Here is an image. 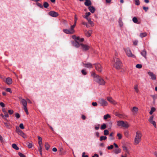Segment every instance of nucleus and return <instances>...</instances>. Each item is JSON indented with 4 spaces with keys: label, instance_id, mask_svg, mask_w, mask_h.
<instances>
[{
    "label": "nucleus",
    "instance_id": "obj_1",
    "mask_svg": "<svg viewBox=\"0 0 157 157\" xmlns=\"http://www.w3.org/2000/svg\"><path fill=\"white\" fill-rule=\"evenodd\" d=\"M142 134L141 132L137 131L136 132V135L134 139V144L135 145L138 144L141 140Z\"/></svg>",
    "mask_w": 157,
    "mask_h": 157
},
{
    "label": "nucleus",
    "instance_id": "obj_2",
    "mask_svg": "<svg viewBox=\"0 0 157 157\" xmlns=\"http://www.w3.org/2000/svg\"><path fill=\"white\" fill-rule=\"evenodd\" d=\"M117 125L119 127L125 128H128L130 126V124L127 121H119L117 122Z\"/></svg>",
    "mask_w": 157,
    "mask_h": 157
},
{
    "label": "nucleus",
    "instance_id": "obj_3",
    "mask_svg": "<svg viewBox=\"0 0 157 157\" xmlns=\"http://www.w3.org/2000/svg\"><path fill=\"white\" fill-rule=\"evenodd\" d=\"M115 63L114 67L117 69H119L122 66V63L120 60L117 58H115L114 59Z\"/></svg>",
    "mask_w": 157,
    "mask_h": 157
},
{
    "label": "nucleus",
    "instance_id": "obj_4",
    "mask_svg": "<svg viewBox=\"0 0 157 157\" xmlns=\"http://www.w3.org/2000/svg\"><path fill=\"white\" fill-rule=\"evenodd\" d=\"M94 80L101 85H103L105 83L104 80L98 75L94 78Z\"/></svg>",
    "mask_w": 157,
    "mask_h": 157
},
{
    "label": "nucleus",
    "instance_id": "obj_5",
    "mask_svg": "<svg viewBox=\"0 0 157 157\" xmlns=\"http://www.w3.org/2000/svg\"><path fill=\"white\" fill-rule=\"evenodd\" d=\"M124 51L127 56L130 57H134V55L133 54L130 49L128 48H126L124 49Z\"/></svg>",
    "mask_w": 157,
    "mask_h": 157
},
{
    "label": "nucleus",
    "instance_id": "obj_6",
    "mask_svg": "<svg viewBox=\"0 0 157 157\" xmlns=\"http://www.w3.org/2000/svg\"><path fill=\"white\" fill-rule=\"evenodd\" d=\"M95 65L96 70L99 72H101L103 70V67L102 65L99 63H96Z\"/></svg>",
    "mask_w": 157,
    "mask_h": 157
},
{
    "label": "nucleus",
    "instance_id": "obj_7",
    "mask_svg": "<svg viewBox=\"0 0 157 157\" xmlns=\"http://www.w3.org/2000/svg\"><path fill=\"white\" fill-rule=\"evenodd\" d=\"M80 48L83 51H86L90 49V46L86 44H81Z\"/></svg>",
    "mask_w": 157,
    "mask_h": 157
},
{
    "label": "nucleus",
    "instance_id": "obj_8",
    "mask_svg": "<svg viewBox=\"0 0 157 157\" xmlns=\"http://www.w3.org/2000/svg\"><path fill=\"white\" fill-rule=\"evenodd\" d=\"M98 102L102 106H106L108 105L107 102L105 100L102 98L99 99Z\"/></svg>",
    "mask_w": 157,
    "mask_h": 157
},
{
    "label": "nucleus",
    "instance_id": "obj_9",
    "mask_svg": "<svg viewBox=\"0 0 157 157\" xmlns=\"http://www.w3.org/2000/svg\"><path fill=\"white\" fill-rule=\"evenodd\" d=\"M72 38L75 40V41L81 42L84 41V39L83 38H80L78 36H76L75 35H74L72 36Z\"/></svg>",
    "mask_w": 157,
    "mask_h": 157
},
{
    "label": "nucleus",
    "instance_id": "obj_10",
    "mask_svg": "<svg viewBox=\"0 0 157 157\" xmlns=\"http://www.w3.org/2000/svg\"><path fill=\"white\" fill-rule=\"evenodd\" d=\"M154 117L151 116L148 119L149 122L152 124L155 128H156V124L155 122L154 121Z\"/></svg>",
    "mask_w": 157,
    "mask_h": 157
},
{
    "label": "nucleus",
    "instance_id": "obj_11",
    "mask_svg": "<svg viewBox=\"0 0 157 157\" xmlns=\"http://www.w3.org/2000/svg\"><path fill=\"white\" fill-rule=\"evenodd\" d=\"M48 14L50 16L53 17H56L59 15V14L58 13L54 11H51L48 13Z\"/></svg>",
    "mask_w": 157,
    "mask_h": 157
},
{
    "label": "nucleus",
    "instance_id": "obj_12",
    "mask_svg": "<svg viewBox=\"0 0 157 157\" xmlns=\"http://www.w3.org/2000/svg\"><path fill=\"white\" fill-rule=\"evenodd\" d=\"M107 100L110 103L115 105L117 104V102L114 100L111 97H108L106 98Z\"/></svg>",
    "mask_w": 157,
    "mask_h": 157
},
{
    "label": "nucleus",
    "instance_id": "obj_13",
    "mask_svg": "<svg viewBox=\"0 0 157 157\" xmlns=\"http://www.w3.org/2000/svg\"><path fill=\"white\" fill-rule=\"evenodd\" d=\"M83 65L84 67L88 68H92L93 67L92 64L90 63H83Z\"/></svg>",
    "mask_w": 157,
    "mask_h": 157
},
{
    "label": "nucleus",
    "instance_id": "obj_14",
    "mask_svg": "<svg viewBox=\"0 0 157 157\" xmlns=\"http://www.w3.org/2000/svg\"><path fill=\"white\" fill-rule=\"evenodd\" d=\"M147 73L148 75L151 77V79L152 80H154L156 79V76L151 71H149Z\"/></svg>",
    "mask_w": 157,
    "mask_h": 157
},
{
    "label": "nucleus",
    "instance_id": "obj_15",
    "mask_svg": "<svg viewBox=\"0 0 157 157\" xmlns=\"http://www.w3.org/2000/svg\"><path fill=\"white\" fill-rule=\"evenodd\" d=\"M75 27V25L71 26L70 29H68L69 34H73L75 33V31L74 29Z\"/></svg>",
    "mask_w": 157,
    "mask_h": 157
},
{
    "label": "nucleus",
    "instance_id": "obj_16",
    "mask_svg": "<svg viewBox=\"0 0 157 157\" xmlns=\"http://www.w3.org/2000/svg\"><path fill=\"white\" fill-rule=\"evenodd\" d=\"M115 114L116 116H117L121 118H124L127 117L124 114H120L117 112L115 113Z\"/></svg>",
    "mask_w": 157,
    "mask_h": 157
},
{
    "label": "nucleus",
    "instance_id": "obj_17",
    "mask_svg": "<svg viewBox=\"0 0 157 157\" xmlns=\"http://www.w3.org/2000/svg\"><path fill=\"white\" fill-rule=\"evenodd\" d=\"M122 147L123 148V151H124L127 154H129V151L128 147L126 146V145L125 144H123L122 145Z\"/></svg>",
    "mask_w": 157,
    "mask_h": 157
},
{
    "label": "nucleus",
    "instance_id": "obj_18",
    "mask_svg": "<svg viewBox=\"0 0 157 157\" xmlns=\"http://www.w3.org/2000/svg\"><path fill=\"white\" fill-rule=\"evenodd\" d=\"M6 82L8 85L11 84L12 83V79L9 77L7 78L6 80Z\"/></svg>",
    "mask_w": 157,
    "mask_h": 157
},
{
    "label": "nucleus",
    "instance_id": "obj_19",
    "mask_svg": "<svg viewBox=\"0 0 157 157\" xmlns=\"http://www.w3.org/2000/svg\"><path fill=\"white\" fill-rule=\"evenodd\" d=\"M92 33V30H90L88 31H85V33L86 36L87 37H89L91 36Z\"/></svg>",
    "mask_w": 157,
    "mask_h": 157
},
{
    "label": "nucleus",
    "instance_id": "obj_20",
    "mask_svg": "<svg viewBox=\"0 0 157 157\" xmlns=\"http://www.w3.org/2000/svg\"><path fill=\"white\" fill-rule=\"evenodd\" d=\"M16 132L19 135H20V136H21V135H23V132L19 129L18 127L17 126L16 127Z\"/></svg>",
    "mask_w": 157,
    "mask_h": 157
},
{
    "label": "nucleus",
    "instance_id": "obj_21",
    "mask_svg": "<svg viewBox=\"0 0 157 157\" xmlns=\"http://www.w3.org/2000/svg\"><path fill=\"white\" fill-rule=\"evenodd\" d=\"M138 108L136 106L133 107L132 110V111L134 114L138 112Z\"/></svg>",
    "mask_w": 157,
    "mask_h": 157
},
{
    "label": "nucleus",
    "instance_id": "obj_22",
    "mask_svg": "<svg viewBox=\"0 0 157 157\" xmlns=\"http://www.w3.org/2000/svg\"><path fill=\"white\" fill-rule=\"evenodd\" d=\"M85 5L86 6H89L91 5V2L90 0H85Z\"/></svg>",
    "mask_w": 157,
    "mask_h": 157
},
{
    "label": "nucleus",
    "instance_id": "obj_23",
    "mask_svg": "<svg viewBox=\"0 0 157 157\" xmlns=\"http://www.w3.org/2000/svg\"><path fill=\"white\" fill-rule=\"evenodd\" d=\"M21 103L22 104L23 107L27 106V102L24 99H22L21 101Z\"/></svg>",
    "mask_w": 157,
    "mask_h": 157
},
{
    "label": "nucleus",
    "instance_id": "obj_24",
    "mask_svg": "<svg viewBox=\"0 0 157 157\" xmlns=\"http://www.w3.org/2000/svg\"><path fill=\"white\" fill-rule=\"evenodd\" d=\"M89 10L92 13H93L95 11V8L93 6H90L88 8Z\"/></svg>",
    "mask_w": 157,
    "mask_h": 157
},
{
    "label": "nucleus",
    "instance_id": "obj_25",
    "mask_svg": "<svg viewBox=\"0 0 157 157\" xmlns=\"http://www.w3.org/2000/svg\"><path fill=\"white\" fill-rule=\"evenodd\" d=\"M147 35V33L146 32L141 33L140 34V36L141 38H143L144 37H145Z\"/></svg>",
    "mask_w": 157,
    "mask_h": 157
},
{
    "label": "nucleus",
    "instance_id": "obj_26",
    "mask_svg": "<svg viewBox=\"0 0 157 157\" xmlns=\"http://www.w3.org/2000/svg\"><path fill=\"white\" fill-rule=\"evenodd\" d=\"M73 45L75 47L77 48L80 47V44L78 42L75 41L73 43Z\"/></svg>",
    "mask_w": 157,
    "mask_h": 157
},
{
    "label": "nucleus",
    "instance_id": "obj_27",
    "mask_svg": "<svg viewBox=\"0 0 157 157\" xmlns=\"http://www.w3.org/2000/svg\"><path fill=\"white\" fill-rule=\"evenodd\" d=\"M141 55L143 56L145 58H146V52L145 50H144L143 51L141 52Z\"/></svg>",
    "mask_w": 157,
    "mask_h": 157
},
{
    "label": "nucleus",
    "instance_id": "obj_28",
    "mask_svg": "<svg viewBox=\"0 0 157 157\" xmlns=\"http://www.w3.org/2000/svg\"><path fill=\"white\" fill-rule=\"evenodd\" d=\"M114 152L116 154H118L121 152V150L119 148L115 149Z\"/></svg>",
    "mask_w": 157,
    "mask_h": 157
},
{
    "label": "nucleus",
    "instance_id": "obj_29",
    "mask_svg": "<svg viewBox=\"0 0 157 157\" xmlns=\"http://www.w3.org/2000/svg\"><path fill=\"white\" fill-rule=\"evenodd\" d=\"M12 147L16 150H18L19 147L17 146V145L15 144H13L12 145Z\"/></svg>",
    "mask_w": 157,
    "mask_h": 157
},
{
    "label": "nucleus",
    "instance_id": "obj_30",
    "mask_svg": "<svg viewBox=\"0 0 157 157\" xmlns=\"http://www.w3.org/2000/svg\"><path fill=\"white\" fill-rule=\"evenodd\" d=\"M90 14H91V13L90 12H89L86 13H85V15L83 16V17H84V18H85L86 19V18H89L88 16H89L90 15Z\"/></svg>",
    "mask_w": 157,
    "mask_h": 157
},
{
    "label": "nucleus",
    "instance_id": "obj_31",
    "mask_svg": "<svg viewBox=\"0 0 157 157\" xmlns=\"http://www.w3.org/2000/svg\"><path fill=\"white\" fill-rule=\"evenodd\" d=\"M45 149L47 150H48L50 148V145L48 143H46L45 145Z\"/></svg>",
    "mask_w": 157,
    "mask_h": 157
},
{
    "label": "nucleus",
    "instance_id": "obj_32",
    "mask_svg": "<svg viewBox=\"0 0 157 157\" xmlns=\"http://www.w3.org/2000/svg\"><path fill=\"white\" fill-rule=\"evenodd\" d=\"M110 116L109 114H107L106 115H105L103 117V119L105 120L109 118H110Z\"/></svg>",
    "mask_w": 157,
    "mask_h": 157
},
{
    "label": "nucleus",
    "instance_id": "obj_33",
    "mask_svg": "<svg viewBox=\"0 0 157 157\" xmlns=\"http://www.w3.org/2000/svg\"><path fill=\"white\" fill-rule=\"evenodd\" d=\"M106 128V125L105 124H102L101 127V129L103 130Z\"/></svg>",
    "mask_w": 157,
    "mask_h": 157
},
{
    "label": "nucleus",
    "instance_id": "obj_34",
    "mask_svg": "<svg viewBox=\"0 0 157 157\" xmlns=\"http://www.w3.org/2000/svg\"><path fill=\"white\" fill-rule=\"evenodd\" d=\"M133 21L135 23H137L138 22V19L136 17H134L132 19Z\"/></svg>",
    "mask_w": 157,
    "mask_h": 157
},
{
    "label": "nucleus",
    "instance_id": "obj_35",
    "mask_svg": "<svg viewBox=\"0 0 157 157\" xmlns=\"http://www.w3.org/2000/svg\"><path fill=\"white\" fill-rule=\"evenodd\" d=\"M155 110V109L154 107H152L151 109V110L149 112L150 114L151 115L153 113Z\"/></svg>",
    "mask_w": 157,
    "mask_h": 157
},
{
    "label": "nucleus",
    "instance_id": "obj_36",
    "mask_svg": "<svg viewBox=\"0 0 157 157\" xmlns=\"http://www.w3.org/2000/svg\"><path fill=\"white\" fill-rule=\"evenodd\" d=\"M134 1L135 2V4L136 5H140V1L139 0H134Z\"/></svg>",
    "mask_w": 157,
    "mask_h": 157
},
{
    "label": "nucleus",
    "instance_id": "obj_37",
    "mask_svg": "<svg viewBox=\"0 0 157 157\" xmlns=\"http://www.w3.org/2000/svg\"><path fill=\"white\" fill-rule=\"evenodd\" d=\"M134 89L136 91V92L138 93L139 92V90L138 89V86L137 85H135L134 86Z\"/></svg>",
    "mask_w": 157,
    "mask_h": 157
},
{
    "label": "nucleus",
    "instance_id": "obj_38",
    "mask_svg": "<svg viewBox=\"0 0 157 157\" xmlns=\"http://www.w3.org/2000/svg\"><path fill=\"white\" fill-rule=\"evenodd\" d=\"M82 73L84 75H86L87 74V72L85 69H82L81 71Z\"/></svg>",
    "mask_w": 157,
    "mask_h": 157
},
{
    "label": "nucleus",
    "instance_id": "obj_39",
    "mask_svg": "<svg viewBox=\"0 0 157 157\" xmlns=\"http://www.w3.org/2000/svg\"><path fill=\"white\" fill-rule=\"evenodd\" d=\"M107 139V137L106 136H101L100 138V140L101 141L105 140Z\"/></svg>",
    "mask_w": 157,
    "mask_h": 157
},
{
    "label": "nucleus",
    "instance_id": "obj_40",
    "mask_svg": "<svg viewBox=\"0 0 157 157\" xmlns=\"http://www.w3.org/2000/svg\"><path fill=\"white\" fill-rule=\"evenodd\" d=\"M77 19H78V18L77 17V15L76 14H75V23H74V24L73 25H75V26L76 23V21H77Z\"/></svg>",
    "mask_w": 157,
    "mask_h": 157
},
{
    "label": "nucleus",
    "instance_id": "obj_41",
    "mask_svg": "<svg viewBox=\"0 0 157 157\" xmlns=\"http://www.w3.org/2000/svg\"><path fill=\"white\" fill-rule=\"evenodd\" d=\"M4 124L6 126L7 128H10V124L8 123H7V122H4Z\"/></svg>",
    "mask_w": 157,
    "mask_h": 157
},
{
    "label": "nucleus",
    "instance_id": "obj_42",
    "mask_svg": "<svg viewBox=\"0 0 157 157\" xmlns=\"http://www.w3.org/2000/svg\"><path fill=\"white\" fill-rule=\"evenodd\" d=\"M124 135L127 137H128L129 136V133L128 131H125L124 132Z\"/></svg>",
    "mask_w": 157,
    "mask_h": 157
},
{
    "label": "nucleus",
    "instance_id": "obj_43",
    "mask_svg": "<svg viewBox=\"0 0 157 157\" xmlns=\"http://www.w3.org/2000/svg\"><path fill=\"white\" fill-rule=\"evenodd\" d=\"M49 6L47 2H45L44 4V6L45 8H47Z\"/></svg>",
    "mask_w": 157,
    "mask_h": 157
},
{
    "label": "nucleus",
    "instance_id": "obj_44",
    "mask_svg": "<svg viewBox=\"0 0 157 157\" xmlns=\"http://www.w3.org/2000/svg\"><path fill=\"white\" fill-rule=\"evenodd\" d=\"M104 134L105 135H108L109 134V131L107 129L104 130Z\"/></svg>",
    "mask_w": 157,
    "mask_h": 157
},
{
    "label": "nucleus",
    "instance_id": "obj_45",
    "mask_svg": "<svg viewBox=\"0 0 157 157\" xmlns=\"http://www.w3.org/2000/svg\"><path fill=\"white\" fill-rule=\"evenodd\" d=\"M23 109L25 110V112L27 113V114H28L29 113L28 111L27 110V106L23 107Z\"/></svg>",
    "mask_w": 157,
    "mask_h": 157
},
{
    "label": "nucleus",
    "instance_id": "obj_46",
    "mask_svg": "<svg viewBox=\"0 0 157 157\" xmlns=\"http://www.w3.org/2000/svg\"><path fill=\"white\" fill-rule=\"evenodd\" d=\"M23 109L25 110V112L27 113V114H28L29 113L28 111L27 110V106L23 107Z\"/></svg>",
    "mask_w": 157,
    "mask_h": 157
},
{
    "label": "nucleus",
    "instance_id": "obj_47",
    "mask_svg": "<svg viewBox=\"0 0 157 157\" xmlns=\"http://www.w3.org/2000/svg\"><path fill=\"white\" fill-rule=\"evenodd\" d=\"M23 109L25 110V112L27 113V114H28L29 113L28 111L27 110V106L23 107Z\"/></svg>",
    "mask_w": 157,
    "mask_h": 157
},
{
    "label": "nucleus",
    "instance_id": "obj_48",
    "mask_svg": "<svg viewBox=\"0 0 157 157\" xmlns=\"http://www.w3.org/2000/svg\"><path fill=\"white\" fill-rule=\"evenodd\" d=\"M136 67L137 68L140 69L142 68V66L141 64H137L136 65Z\"/></svg>",
    "mask_w": 157,
    "mask_h": 157
},
{
    "label": "nucleus",
    "instance_id": "obj_49",
    "mask_svg": "<svg viewBox=\"0 0 157 157\" xmlns=\"http://www.w3.org/2000/svg\"><path fill=\"white\" fill-rule=\"evenodd\" d=\"M37 137L39 140L38 143H42V138L39 136H38Z\"/></svg>",
    "mask_w": 157,
    "mask_h": 157
},
{
    "label": "nucleus",
    "instance_id": "obj_50",
    "mask_svg": "<svg viewBox=\"0 0 157 157\" xmlns=\"http://www.w3.org/2000/svg\"><path fill=\"white\" fill-rule=\"evenodd\" d=\"M97 75H96L95 73L94 72H92L91 73V76L94 78Z\"/></svg>",
    "mask_w": 157,
    "mask_h": 157
},
{
    "label": "nucleus",
    "instance_id": "obj_51",
    "mask_svg": "<svg viewBox=\"0 0 157 157\" xmlns=\"http://www.w3.org/2000/svg\"><path fill=\"white\" fill-rule=\"evenodd\" d=\"M117 136L118 137L119 139H121L122 138V136L121 134L120 133H117Z\"/></svg>",
    "mask_w": 157,
    "mask_h": 157
},
{
    "label": "nucleus",
    "instance_id": "obj_52",
    "mask_svg": "<svg viewBox=\"0 0 157 157\" xmlns=\"http://www.w3.org/2000/svg\"><path fill=\"white\" fill-rule=\"evenodd\" d=\"M113 133H111L109 135V136L110 137V140H114V138L113 136Z\"/></svg>",
    "mask_w": 157,
    "mask_h": 157
},
{
    "label": "nucleus",
    "instance_id": "obj_53",
    "mask_svg": "<svg viewBox=\"0 0 157 157\" xmlns=\"http://www.w3.org/2000/svg\"><path fill=\"white\" fill-rule=\"evenodd\" d=\"M33 146V144L32 143H29L28 145V147L29 148H31Z\"/></svg>",
    "mask_w": 157,
    "mask_h": 157
},
{
    "label": "nucleus",
    "instance_id": "obj_54",
    "mask_svg": "<svg viewBox=\"0 0 157 157\" xmlns=\"http://www.w3.org/2000/svg\"><path fill=\"white\" fill-rule=\"evenodd\" d=\"M38 144L39 145V147H38V148H43L42 142L38 143Z\"/></svg>",
    "mask_w": 157,
    "mask_h": 157
},
{
    "label": "nucleus",
    "instance_id": "obj_55",
    "mask_svg": "<svg viewBox=\"0 0 157 157\" xmlns=\"http://www.w3.org/2000/svg\"><path fill=\"white\" fill-rule=\"evenodd\" d=\"M63 32L66 33V34H69V31H68V29H64L63 30Z\"/></svg>",
    "mask_w": 157,
    "mask_h": 157
},
{
    "label": "nucleus",
    "instance_id": "obj_56",
    "mask_svg": "<svg viewBox=\"0 0 157 157\" xmlns=\"http://www.w3.org/2000/svg\"><path fill=\"white\" fill-rule=\"evenodd\" d=\"M100 125L99 124H98L97 125H95V129L96 130H98L99 128Z\"/></svg>",
    "mask_w": 157,
    "mask_h": 157
},
{
    "label": "nucleus",
    "instance_id": "obj_57",
    "mask_svg": "<svg viewBox=\"0 0 157 157\" xmlns=\"http://www.w3.org/2000/svg\"><path fill=\"white\" fill-rule=\"evenodd\" d=\"M18 155L20 157H25V156L23 154L20 152L18 153Z\"/></svg>",
    "mask_w": 157,
    "mask_h": 157
},
{
    "label": "nucleus",
    "instance_id": "obj_58",
    "mask_svg": "<svg viewBox=\"0 0 157 157\" xmlns=\"http://www.w3.org/2000/svg\"><path fill=\"white\" fill-rule=\"evenodd\" d=\"M19 127L22 129H23L24 128V125L22 123H21L20 124Z\"/></svg>",
    "mask_w": 157,
    "mask_h": 157
},
{
    "label": "nucleus",
    "instance_id": "obj_59",
    "mask_svg": "<svg viewBox=\"0 0 157 157\" xmlns=\"http://www.w3.org/2000/svg\"><path fill=\"white\" fill-rule=\"evenodd\" d=\"M113 145H111L109 146H108L107 147V148L108 150H110L113 149Z\"/></svg>",
    "mask_w": 157,
    "mask_h": 157
},
{
    "label": "nucleus",
    "instance_id": "obj_60",
    "mask_svg": "<svg viewBox=\"0 0 157 157\" xmlns=\"http://www.w3.org/2000/svg\"><path fill=\"white\" fill-rule=\"evenodd\" d=\"M6 91L9 92L10 93H12V91L11 90L10 88H7L6 89Z\"/></svg>",
    "mask_w": 157,
    "mask_h": 157
},
{
    "label": "nucleus",
    "instance_id": "obj_61",
    "mask_svg": "<svg viewBox=\"0 0 157 157\" xmlns=\"http://www.w3.org/2000/svg\"><path fill=\"white\" fill-rule=\"evenodd\" d=\"M89 23L90 24V25L91 26H93L94 25V23L91 21H90L89 22Z\"/></svg>",
    "mask_w": 157,
    "mask_h": 157
},
{
    "label": "nucleus",
    "instance_id": "obj_62",
    "mask_svg": "<svg viewBox=\"0 0 157 157\" xmlns=\"http://www.w3.org/2000/svg\"><path fill=\"white\" fill-rule=\"evenodd\" d=\"M82 24L83 25H85L87 27H89L88 25L86 23L84 22H82Z\"/></svg>",
    "mask_w": 157,
    "mask_h": 157
},
{
    "label": "nucleus",
    "instance_id": "obj_63",
    "mask_svg": "<svg viewBox=\"0 0 157 157\" xmlns=\"http://www.w3.org/2000/svg\"><path fill=\"white\" fill-rule=\"evenodd\" d=\"M93 106H95L97 105V103L96 102H92V104Z\"/></svg>",
    "mask_w": 157,
    "mask_h": 157
},
{
    "label": "nucleus",
    "instance_id": "obj_64",
    "mask_svg": "<svg viewBox=\"0 0 157 157\" xmlns=\"http://www.w3.org/2000/svg\"><path fill=\"white\" fill-rule=\"evenodd\" d=\"M138 42V41L137 40H135L133 42V44L134 45H137V44Z\"/></svg>",
    "mask_w": 157,
    "mask_h": 157
}]
</instances>
